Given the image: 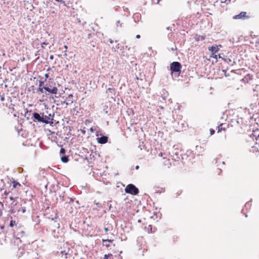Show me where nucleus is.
I'll return each mask as SVG.
<instances>
[{
    "instance_id": "obj_18",
    "label": "nucleus",
    "mask_w": 259,
    "mask_h": 259,
    "mask_svg": "<svg viewBox=\"0 0 259 259\" xmlns=\"http://www.w3.org/2000/svg\"><path fill=\"white\" fill-rule=\"evenodd\" d=\"M250 205H251V204H250V202H246V203H245L244 207H245L246 209H247V208H250Z\"/></svg>"
},
{
    "instance_id": "obj_39",
    "label": "nucleus",
    "mask_w": 259,
    "mask_h": 259,
    "mask_svg": "<svg viewBox=\"0 0 259 259\" xmlns=\"http://www.w3.org/2000/svg\"><path fill=\"white\" fill-rule=\"evenodd\" d=\"M104 230L105 232H107L109 230V229L108 228H104Z\"/></svg>"
},
{
    "instance_id": "obj_4",
    "label": "nucleus",
    "mask_w": 259,
    "mask_h": 259,
    "mask_svg": "<svg viewBox=\"0 0 259 259\" xmlns=\"http://www.w3.org/2000/svg\"><path fill=\"white\" fill-rule=\"evenodd\" d=\"M250 18V16L247 15V13L245 12H241L238 15H236L233 17V19H241L246 20Z\"/></svg>"
},
{
    "instance_id": "obj_38",
    "label": "nucleus",
    "mask_w": 259,
    "mask_h": 259,
    "mask_svg": "<svg viewBox=\"0 0 259 259\" xmlns=\"http://www.w3.org/2000/svg\"><path fill=\"white\" fill-rule=\"evenodd\" d=\"M109 40V41L111 44H112V43H113V40H112V39H111V38L109 39V40Z\"/></svg>"
},
{
    "instance_id": "obj_41",
    "label": "nucleus",
    "mask_w": 259,
    "mask_h": 259,
    "mask_svg": "<svg viewBox=\"0 0 259 259\" xmlns=\"http://www.w3.org/2000/svg\"><path fill=\"white\" fill-rule=\"evenodd\" d=\"M212 57L215 59H218V55H214V56H212Z\"/></svg>"
},
{
    "instance_id": "obj_35",
    "label": "nucleus",
    "mask_w": 259,
    "mask_h": 259,
    "mask_svg": "<svg viewBox=\"0 0 259 259\" xmlns=\"http://www.w3.org/2000/svg\"><path fill=\"white\" fill-rule=\"evenodd\" d=\"M81 132L83 134H84L85 133V131L84 130H81Z\"/></svg>"
},
{
    "instance_id": "obj_44",
    "label": "nucleus",
    "mask_w": 259,
    "mask_h": 259,
    "mask_svg": "<svg viewBox=\"0 0 259 259\" xmlns=\"http://www.w3.org/2000/svg\"><path fill=\"white\" fill-rule=\"evenodd\" d=\"M139 148H140V150H142V147L141 145H140L139 147H138Z\"/></svg>"
},
{
    "instance_id": "obj_31",
    "label": "nucleus",
    "mask_w": 259,
    "mask_h": 259,
    "mask_svg": "<svg viewBox=\"0 0 259 259\" xmlns=\"http://www.w3.org/2000/svg\"><path fill=\"white\" fill-rule=\"evenodd\" d=\"M22 211L23 213H24L26 211V208L25 207L22 208Z\"/></svg>"
},
{
    "instance_id": "obj_58",
    "label": "nucleus",
    "mask_w": 259,
    "mask_h": 259,
    "mask_svg": "<svg viewBox=\"0 0 259 259\" xmlns=\"http://www.w3.org/2000/svg\"><path fill=\"white\" fill-rule=\"evenodd\" d=\"M257 138L259 139V135H258V137H257Z\"/></svg>"
},
{
    "instance_id": "obj_13",
    "label": "nucleus",
    "mask_w": 259,
    "mask_h": 259,
    "mask_svg": "<svg viewBox=\"0 0 259 259\" xmlns=\"http://www.w3.org/2000/svg\"><path fill=\"white\" fill-rule=\"evenodd\" d=\"M61 161L64 163H67L68 160V156L66 155H64L61 157Z\"/></svg>"
},
{
    "instance_id": "obj_29",
    "label": "nucleus",
    "mask_w": 259,
    "mask_h": 259,
    "mask_svg": "<svg viewBox=\"0 0 259 259\" xmlns=\"http://www.w3.org/2000/svg\"><path fill=\"white\" fill-rule=\"evenodd\" d=\"M55 1H57V2H60V3H62V4H63L64 5L66 6V5L65 4V2H64L62 0H55Z\"/></svg>"
},
{
    "instance_id": "obj_9",
    "label": "nucleus",
    "mask_w": 259,
    "mask_h": 259,
    "mask_svg": "<svg viewBox=\"0 0 259 259\" xmlns=\"http://www.w3.org/2000/svg\"><path fill=\"white\" fill-rule=\"evenodd\" d=\"M223 60L226 63H228L231 66H233L236 64L234 60H232L231 59L227 58V57H224Z\"/></svg>"
},
{
    "instance_id": "obj_8",
    "label": "nucleus",
    "mask_w": 259,
    "mask_h": 259,
    "mask_svg": "<svg viewBox=\"0 0 259 259\" xmlns=\"http://www.w3.org/2000/svg\"><path fill=\"white\" fill-rule=\"evenodd\" d=\"M44 88L46 91L52 94H56L58 92V89L55 87L51 89L48 86H45Z\"/></svg>"
},
{
    "instance_id": "obj_5",
    "label": "nucleus",
    "mask_w": 259,
    "mask_h": 259,
    "mask_svg": "<svg viewBox=\"0 0 259 259\" xmlns=\"http://www.w3.org/2000/svg\"><path fill=\"white\" fill-rule=\"evenodd\" d=\"M41 113L34 112L33 113V121L42 123V115Z\"/></svg>"
},
{
    "instance_id": "obj_22",
    "label": "nucleus",
    "mask_w": 259,
    "mask_h": 259,
    "mask_svg": "<svg viewBox=\"0 0 259 259\" xmlns=\"http://www.w3.org/2000/svg\"><path fill=\"white\" fill-rule=\"evenodd\" d=\"M44 90H45L44 87H39L38 88V90L40 91L41 93H44Z\"/></svg>"
},
{
    "instance_id": "obj_15",
    "label": "nucleus",
    "mask_w": 259,
    "mask_h": 259,
    "mask_svg": "<svg viewBox=\"0 0 259 259\" xmlns=\"http://www.w3.org/2000/svg\"><path fill=\"white\" fill-rule=\"evenodd\" d=\"M114 89L109 88L107 89V90L106 92H107V93H111V94H112V93H113V92H114Z\"/></svg>"
},
{
    "instance_id": "obj_53",
    "label": "nucleus",
    "mask_w": 259,
    "mask_h": 259,
    "mask_svg": "<svg viewBox=\"0 0 259 259\" xmlns=\"http://www.w3.org/2000/svg\"><path fill=\"white\" fill-rule=\"evenodd\" d=\"M190 3H191V2H190V1H188V4H190Z\"/></svg>"
},
{
    "instance_id": "obj_37",
    "label": "nucleus",
    "mask_w": 259,
    "mask_h": 259,
    "mask_svg": "<svg viewBox=\"0 0 259 259\" xmlns=\"http://www.w3.org/2000/svg\"><path fill=\"white\" fill-rule=\"evenodd\" d=\"M50 59L51 60H53V59H54V56H53V55H51V56H50Z\"/></svg>"
},
{
    "instance_id": "obj_36",
    "label": "nucleus",
    "mask_w": 259,
    "mask_h": 259,
    "mask_svg": "<svg viewBox=\"0 0 259 259\" xmlns=\"http://www.w3.org/2000/svg\"><path fill=\"white\" fill-rule=\"evenodd\" d=\"M137 38H140L141 37V36L140 34H137L136 36Z\"/></svg>"
},
{
    "instance_id": "obj_48",
    "label": "nucleus",
    "mask_w": 259,
    "mask_h": 259,
    "mask_svg": "<svg viewBox=\"0 0 259 259\" xmlns=\"http://www.w3.org/2000/svg\"><path fill=\"white\" fill-rule=\"evenodd\" d=\"M166 29H167V30H169V27H166Z\"/></svg>"
},
{
    "instance_id": "obj_55",
    "label": "nucleus",
    "mask_w": 259,
    "mask_h": 259,
    "mask_svg": "<svg viewBox=\"0 0 259 259\" xmlns=\"http://www.w3.org/2000/svg\"><path fill=\"white\" fill-rule=\"evenodd\" d=\"M127 10H128V9L126 8V10H125V11H127Z\"/></svg>"
},
{
    "instance_id": "obj_1",
    "label": "nucleus",
    "mask_w": 259,
    "mask_h": 259,
    "mask_svg": "<svg viewBox=\"0 0 259 259\" xmlns=\"http://www.w3.org/2000/svg\"><path fill=\"white\" fill-rule=\"evenodd\" d=\"M182 65L179 62H173L170 64V69L172 73H179L181 72Z\"/></svg>"
},
{
    "instance_id": "obj_51",
    "label": "nucleus",
    "mask_w": 259,
    "mask_h": 259,
    "mask_svg": "<svg viewBox=\"0 0 259 259\" xmlns=\"http://www.w3.org/2000/svg\"><path fill=\"white\" fill-rule=\"evenodd\" d=\"M222 164H225V162H224V161H223V162H222Z\"/></svg>"
},
{
    "instance_id": "obj_42",
    "label": "nucleus",
    "mask_w": 259,
    "mask_h": 259,
    "mask_svg": "<svg viewBox=\"0 0 259 259\" xmlns=\"http://www.w3.org/2000/svg\"><path fill=\"white\" fill-rule=\"evenodd\" d=\"M45 76L46 78H48L49 77V74H46Z\"/></svg>"
},
{
    "instance_id": "obj_56",
    "label": "nucleus",
    "mask_w": 259,
    "mask_h": 259,
    "mask_svg": "<svg viewBox=\"0 0 259 259\" xmlns=\"http://www.w3.org/2000/svg\"><path fill=\"white\" fill-rule=\"evenodd\" d=\"M91 131H93V128L92 127L91 128Z\"/></svg>"
},
{
    "instance_id": "obj_7",
    "label": "nucleus",
    "mask_w": 259,
    "mask_h": 259,
    "mask_svg": "<svg viewBox=\"0 0 259 259\" xmlns=\"http://www.w3.org/2000/svg\"><path fill=\"white\" fill-rule=\"evenodd\" d=\"M108 137L106 136H102L100 137L97 138V140L98 143L101 144H104L108 142Z\"/></svg>"
},
{
    "instance_id": "obj_30",
    "label": "nucleus",
    "mask_w": 259,
    "mask_h": 259,
    "mask_svg": "<svg viewBox=\"0 0 259 259\" xmlns=\"http://www.w3.org/2000/svg\"><path fill=\"white\" fill-rule=\"evenodd\" d=\"M214 133V131L213 129H210V134L211 135H213Z\"/></svg>"
},
{
    "instance_id": "obj_24",
    "label": "nucleus",
    "mask_w": 259,
    "mask_h": 259,
    "mask_svg": "<svg viewBox=\"0 0 259 259\" xmlns=\"http://www.w3.org/2000/svg\"><path fill=\"white\" fill-rule=\"evenodd\" d=\"M103 245L108 247L109 246V244L107 242H103Z\"/></svg>"
},
{
    "instance_id": "obj_45",
    "label": "nucleus",
    "mask_w": 259,
    "mask_h": 259,
    "mask_svg": "<svg viewBox=\"0 0 259 259\" xmlns=\"http://www.w3.org/2000/svg\"><path fill=\"white\" fill-rule=\"evenodd\" d=\"M171 50H177V47L175 46V48H171Z\"/></svg>"
},
{
    "instance_id": "obj_40",
    "label": "nucleus",
    "mask_w": 259,
    "mask_h": 259,
    "mask_svg": "<svg viewBox=\"0 0 259 259\" xmlns=\"http://www.w3.org/2000/svg\"><path fill=\"white\" fill-rule=\"evenodd\" d=\"M64 48L65 49V52H66V50L67 49L68 47H67V46L66 45H65V46H64Z\"/></svg>"
},
{
    "instance_id": "obj_49",
    "label": "nucleus",
    "mask_w": 259,
    "mask_h": 259,
    "mask_svg": "<svg viewBox=\"0 0 259 259\" xmlns=\"http://www.w3.org/2000/svg\"><path fill=\"white\" fill-rule=\"evenodd\" d=\"M159 155H160V156H162V153H160L159 154Z\"/></svg>"
},
{
    "instance_id": "obj_33",
    "label": "nucleus",
    "mask_w": 259,
    "mask_h": 259,
    "mask_svg": "<svg viewBox=\"0 0 259 259\" xmlns=\"http://www.w3.org/2000/svg\"><path fill=\"white\" fill-rule=\"evenodd\" d=\"M223 58H224V57H222L221 56V55H220V54H219V55H218V58L222 59L223 60Z\"/></svg>"
},
{
    "instance_id": "obj_52",
    "label": "nucleus",
    "mask_w": 259,
    "mask_h": 259,
    "mask_svg": "<svg viewBox=\"0 0 259 259\" xmlns=\"http://www.w3.org/2000/svg\"><path fill=\"white\" fill-rule=\"evenodd\" d=\"M149 227L151 228V229H152V227H151V225H149Z\"/></svg>"
},
{
    "instance_id": "obj_25",
    "label": "nucleus",
    "mask_w": 259,
    "mask_h": 259,
    "mask_svg": "<svg viewBox=\"0 0 259 259\" xmlns=\"http://www.w3.org/2000/svg\"><path fill=\"white\" fill-rule=\"evenodd\" d=\"M152 3H154V4H157L159 3V2L160 1V0H151Z\"/></svg>"
},
{
    "instance_id": "obj_46",
    "label": "nucleus",
    "mask_w": 259,
    "mask_h": 259,
    "mask_svg": "<svg viewBox=\"0 0 259 259\" xmlns=\"http://www.w3.org/2000/svg\"><path fill=\"white\" fill-rule=\"evenodd\" d=\"M69 200H70V201L69 202V203L71 201H72V202L73 201V199H71V198H69Z\"/></svg>"
},
{
    "instance_id": "obj_14",
    "label": "nucleus",
    "mask_w": 259,
    "mask_h": 259,
    "mask_svg": "<svg viewBox=\"0 0 259 259\" xmlns=\"http://www.w3.org/2000/svg\"><path fill=\"white\" fill-rule=\"evenodd\" d=\"M58 232L56 230H54L53 232H52V235H53V236L55 237V238H58L59 236L58 235Z\"/></svg>"
},
{
    "instance_id": "obj_2",
    "label": "nucleus",
    "mask_w": 259,
    "mask_h": 259,
    "mask_svg": "<svg viewBox=\"0 0 259 259\" xmlns=\"http://www.w3.org/2000/svg\"><path fill=\"white\" fill-rule=\"evenodd\" d=\"M124 191L125 193L133 195H136L139 192L138 188L132 184L127 185L125 187Z\"/></svg>"
},
{
    "instance_id": "obj_17",
    "label": "nucleus",
    "mask_w": 259,
    "mask_h": 259,
    "mask_svg": "<svg viewBox=\"0 0 259 259\" xmlns=\"http://www.w3.org/2000/svg\"><path fill=\"white\" fill-rule=\"evenodd\" d=\"M223 126V124H221L220 125H219L218 126V132H221L223 129H224V128L222 127Z\"/></svg>"
},
{
    "instance_id": "obj_21",
    "label": "nucleus",
    "mask_w": 259,
    "mask_h": 259,
    "mask_svg": "<svg viewBox=\"0 0 259 259\" xmlns=\"http://www.w3.org/2000/svg\"><path fill=\"white\" fill-rule=\"evenodd\" d=\"M122 23H121L120 21L119 20H118L116 22V26L118 27L119 25L120 27H122Z\"/></svg>"
},
{
    "instance_id": "obj_20",
    "label": "nucleus",
    "mask_w": 259,
    "mask_h": 259,
    "mask_svg": "<svg viewBox=\"0 0 259 259\" xmlns=\"http://www.w3.org/2000/svg\"><path fill=\"white\" fill-rule=\"evenodd\" d=\"M65 152H66V150L63 148H61L60 149V153L61 154H65Z\"/></svg>"
},
{
    "instance_id": "obj_23",
    "label": "nucleus",
    "mask_w": 259,
    "mask_h": 259,
    "mask_svg": "<svg viewBox=\"0 0 259 259\" xmlns=\"http://www.w3.org/2000/svg\"><path fill=\"white\" fill-rule=\"evenodd\" d=\"M102 242H112L113 240L111 239H103Z\"/></svg>"
},
{
    "instance_id": "obj_57",
    "label": "nucleus",
    "mask_w": 259,
    "mask_h": 259,
    "mask_svg": "<svg viewBox=\"0 0 259 259\" xmlns=\"http://www.w3.org/2000/svg\"><path fill=\"white\" fill-rule=\"evenodd\" d=\"M245 217H247V214H245Z\"/></svg>"
},
{
    "instance_id": "obj_3",
    "label": "nucleus",
    "mask_w": 259,
    "mask_h": 259,
    "mask_svg": "<svg viewBox=\"0 0 259 259\" xmlns=\"http://www.w3.org/2000/svg\"><path fill=\"white\" fill-rule=\"evenodd\" d=\"M169 154L171 155L172 159L174 161H179L180 159H183L182 154L180 153L179 149H173L169 152Z\"/></svg>"
},
{
    "instance_id": "obj_11",
    "label": "nucleus",
    "mask_w": 259,
    "mask_h": 259,
    "mask_svg": "<svg viewBox=\"0 0 259 259\" xmlns=\"http://www.w3.org/2000/svg\"><path fill=\"white\" fill-rule=\"evenodd\" d=\"M209 50L211 52L212 55H214L215 53L218 52L219 50V48L217 46H212L209 48Z\"/></svg>"
},
{
    "instance_id": "obj_34",
    "label": "nucleus",
    "mask_w": 259,
    "mask_h": 259,
    "mask_svg": "<svg viewBox=\"0 0 259 259\" xmlns=\"http://www.w3.org/2000/svg\"><path fill=\"white\" fill-rule=\"evenodd\" d=\"M73 97V95L72 94H70L68 96V99L72 98Z\"/></svg>"
},
{
    "instance_id": "obj_16",
    "label": "nucleus",
    "mask_w": 259,
    "mask_h": 259,
    "mask_svg": "<svg viewBox=\"0 0 259 259\" xmlns=\"http://www.w3.org/2000/svg\"><path fill=\"white\" fill-rule=\"evenodd\" d=\"M112 256V254H105L104 255L103 259H108L109 257H110V256Z\"/></svg>"
},
{
    "instance_id": "obj_6",
    "label": "nucleus",
    "mask_w": 259,
    "mask_h": 259,
    "mask_svg": "<svg viewBox=\"0 0 259 259\" xmlns=\"http://www.w3.org/2000/svg\"><path fill=\"white\" fill-rule=\"evenodd\" d=\"M51 114H49V116L44 115V113H42V123L48 124L50 123L53 119L51 118Z\"/></svg>"
},
{
    "instance_id": "obj_28",
    "label": "nucleus",
    "mask_w": 259,
    "mask_h": 259,
    "mask_svg": "<svg viewBox=\"0 0 259 259\" xmlns=\"http://www.w3.org/2000/svg\"><path fill=\"white\" fill-rule=\"evenodd\" d=\"M201 149V146H196V149L197 150V151H200V149Z\"/></svg>"
},
{
    "instance_id": "obj_32",
    "label": "nucleus",
    "mask_w": 259,
    "mask_h": 259,
    "mask_svg": "<svg viewBox=\"0 0 259 259\" xmlns=\"http://www.w3.org/2000/svg\"><path fill=\"white\" fill-rule=\"evenodd\" d=\"M13 225H14L13 222V221H11V222L10 223V227H13Z\"/></svg>"
},
{
    "instance_id": "obj_26",
    "label": "nucleus",
    "mask_w": 259,
    "mask_h": 259,
    "mask_svg": "<svg viewBox=\"0 0 259 259\" xmlns=\"http://www.w3.org/2000/svg\"><path fill=\"white\" fill-rule=\"evenodd\" d=\"M44 81L39 80V87H42V85L44 84Z\"/></svg>"
},
{
    "instance_id": "obj_54",
    "label": "nucleus",
    "mask_w": 259,
    "mask_h": 259,
    "mask_svg": "<svg viewBox=\"0 0 259 259\" xmlns=\"http://www.w3.org/2000/svg\"><path fill=\"white\" fill-rule=\"evenodd\" d=\"M66 105H68V103H66Z\"/></svg>"
},
{
    "instance_id": "obj_19",
    "label": "nucleus",
    "mask_w": 259,
    "mask_h": 259,
    "mask_svg": "<svg viewBox=\"0 0 259 259\" xmlns=\"http://www.w3.org/2000/svg\"><path fill=\"white\" fill-rule=\"evenodd\" d=\"M108 106H104L103 111L106 114L108 113V111L107 110Z\"/></svg>"
},
{
    "instance_id": "obj_47",
    "label": "nucleus",
    "mask_w": 259,
    "mask_h": 259,
    "mask_svg": "<svg viewBox=\"0 0 259 259\" xmlns=\"http://www.w3.org/2000/svg\"><path fill=\"white\" fill-rule=\"evenodd\" d=\"M223 71L225 72V75L227 76V75L226 74V72L227 71L226 70H223Z\"/></svg>"
},
{
    "instance_id": "obj_12",
    "label": "nucleus",
    "mask_w": 259,
    "mask_h": 259,
    "mask_svg": "<svg viewBox=\"0 0 259 259\" xmlns=\"http://www.w3.org/2000/svg\"><path fill=\"white\" fill-rule=\"evenodd\" d=\"M70 250V249H68V251H66V250H62L60 252V254H61L62 257H64L65 259H67L68 258V251Z\"/></svg>"
},
{
    "instance_id": "obj_50",
    "label": "nucleus",
    "mask_w": 259,
    "mask_h": 259,
    "mask_svg": "<svg viewBox=\"0 0 259 259\" xmlns=\"http://www.w3.org/2000/svg\"><path fill=\"white\" fill-rule=\"evenodd\" d=\"M10 199H11V200H13V198L12 197H10Z\"/></svg>"
},
{
    "instance_id": "obj_43",
    "label": "nucleus",
    "mask_w": 259,
    "mask_h": 259,
    "mask_svg": "<svg viewBox=\"0 0 259 259\" xmlns=\"http://www.w3.org/2000/svg\"><path fill=\"white\" fill-rule=\"evenodd\" d=\"M135 168H136V169H138L139 168V165H137V166H136Z\"/></svg>"
},
{
    "instance_id": "obj_10",
    "label": "nucleus",
    "mask_w": 259,
    "mask_h": 259,
    "mask_svg": "<svg viewBox=\"0 0 259 259\" xmlns=\"http://www.w3.org/2000/svg\"><path fill=\"white\" fill-rule=\"evenodd\" d=\"M24 234V232L23 231H20V232H15L14 233V237L16 238V239H19L20 237H22Z\"/></svg>"
},
{
    "instance_id": "obj_27",
    "label": "nucleus",
    "mask_w": 259,
    "mask_h": 259,
    "mask_svg": "<svg viewBox=\"0 0 259 259\" xmlns=\"http://www.w3.org/2000/svg\"><path fill=\"white\" fill-rule=\"evenodd\" d=\"M48 44V42H42V43L41 44V47H42V48H45L44 46H45V45H47Z\"/></svg>"
}]
</instances>
